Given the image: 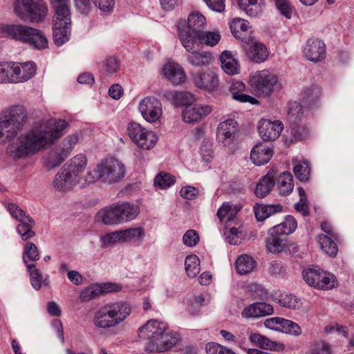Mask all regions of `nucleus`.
<instances>
[{
    "instance_id": "cd10ccee",
    "label": "nucleus",
    "mask_w": 354,
    "mask_h": 354,
    "mask_svg": "<svg viewBox=\"0 0 354 354\" xmlns=\"http://www.w3.org/2000/svg\"><path fill=\"white\" fill-rule=\"evenodd\" d=\"M220 62L222 69L227 74L233 75L239 73V64L230 51L224 50L220 55Z\"/></svg>"
},
{
    "instance_id": "13d9d810",
    "label": "nucleus",
    "mask_w": 354,
    "mask_h": 354,
    "mask_svg": "<svg viewBox=\"0 0 354 354\" xmlns=\"http://www.w3.org/2000/svg\"><path fill=\"white\" fill-rule=\"evenodd\" d=\"M78 141L79 137L77 134L68 136L62 140L59 148L68 157Z\"/></svg>"
},
{
    "instance_id": "ea45409f",
    "label": "nucleus",
    "mask_w": 354,
    "mask_h": 354,
    "mask_svg": "<svg viewBox=\"0 0 354 354\" xmlns=\"http://www.w3.org/2000/svg\"><path fill=\"white\" fill-rule=\"evenodd\" d=\"M277 186L280 195L286 196L291 193L294 186L291 174L289 172L281 173L278 178Z\"/></svg>"
},
{
    "instance_id": "f03ea898",
    "label": "nucleus",
    "mask_w": 354,
    "mask_h": 354,
    "mask_svg": "<svg viewBox=\"0 0 354 354\" xmlns=\"http://www.w3.org/2000/svg\"><path fill=\"white\" fill-rule=\"evenodd\" d=\"M140 338L145 339V350L149 353L163 352L176 344V338L168 331V325L157 319H151L138 330Z\"/></svg>"
},
{
    "instance_id": "9b49d317",
    "label": "nucleus",
    "mask_w": 354,
    "mask_h": 354,
    "mask_svg": "<svg viewBox=\"0 0 354 354\" xmlns=\"http://www.w3.org/2000/svg\"><path fill=\"white\" fill-rule=\"evenodd\" d=\"M139 111L143 118L149 122L157 121L162 115V104L155 97H146L138 106Z\"/></svg>"
},
{
    "instance_id": "052dcab7",
    "label": "nucleus",
    "mask_w": 354,
    "mask_h": 354,
    "mask_svg": "<svg viewBox=\"0 0 354 354\" xmlns=\"http://www.w3.org/2000/svg\"><path fill=\"white\" fill-rule=\"evenodd\" d=\"M175 183V178L169 174L161 172L154 179V186L166 189Z\"/></svg>"
},
{
    "instance_id": "774afa93",
    "label": "nucleus",
    "mask_w": 354,
    "mask_h": 354,
    "mask_svg": "<svg viewBox=\"0 0 354 354\" xmlns=\"http://www.w3.org/2000/svg\"><path fill=\"white\" fill-rule=\"evenodd\" d=\"M330 345L325 342H317L312 350V354H330Z\"/></svg>"
},
{
    "instance_id": "4d7b16f0",
    "label": "nucleus",
    "mask_w": 354,
    "mask_h": 354,
    "mask_svg": "<svg viewBox=\"0 0 354 354\" xmlns=\"http://www.w3.org/2000/svg\"><path fill=\"white\" fill-rule=\"evenodd\" d=\"M282 333L293 336H299L302 333L301 327L297 323L292 320L283 318L282 321Z\"/></svg>"
},
{
    "instance_id": "0e129e2a",
    "label": "nucleus",
    "mask_w": 354,
    "mask_h": 354,
    "mask_svg": "<svg viewBox=\"0 0 354 354\" xmlns=\"http://www.w3.org/2000/svg\"><path fill=\"white\" fill-rule=\"evenodd\" d=\"M282 321H283V318L282 317H272V318H268V319H266L264 322V326L269 328V329H272V330H277V331H281V328H282Z\"/></svg>"
},
{
    "instance_id": "6e6d98bb",
    "label": "nucleus",
    "mask_w": 354,
    "mask_h": 354,
    "mask_svg": "<svg viewBox=\"0 0 354 354\" xmlns=\"http://www.w3.org/2000/svg\"><path fill=\"white\" fill-rule=\"evenodd\" d=\"M279 304L286 308L298 309L301 306L300 299L291 294H283L279 299Z\"/></svg>"
},
{
    "instance_id": "bb28decb",
    "label": "nucleus",
    "mask_w": 354,
    "mask_h": 354,
    "mask_svg": "<svg viewBox=\"0 0 354 354\" xmlns=\"http://www.w3.org/2000/svg\"><path fill=\"white\" fill-rule=\"evenodd\" d=\"M297 228L296 220L292 216H287L281 223L274 225L268 230L269 235H288Z\"/></svg>"
},
{
    "instance_id": "39448f33",
    "label": "nucleus",
    "mask_w": 354,
    "mask_h": 354,
    "mask_svg": "<svg viewBox=\"0 0 354 354\" xmlns=\"http://www.w3.org/2000/svg\"><path fill=\"white\" fill-rule=\"evenodd\" d=\"M205 17L199 12L189 14L187 19V26L178 25V36L183 47L187 50H193L196 46V41H198V37L203 32L205 25Z\"/></svg>"
},
{
    "instance_id": "4468645a",
    "label": "nucleus",
    "mask_w": 354,
    "mask_h": 354,
    "mask_svg": "<svg viewBox=\"0 0 354 354\" xmlns=\"http://www.w3.org/2000/svg\"><path fill=\"white\" fill-rule=\"evenodd\" d=\"M283 129V124L279 120L272 121L268 119H261L259 122V133L264 141L275 140L279 137Z\"/></svg>"
},
{
    "instance_id": "bf43d9fd",
    "label": "nucleus",
    "mask_w": 354,
    "mask_h": 354,
    "mask_svg": "<svg viewBox=\"0 0 354 354\" xmlns=\"http://www.w3.org/2000/svg\"><path fill=\"white\" fill-rule=\"evenodd\" d=\"M321 272L322 270L320 269H308L304 270L303 272V277L305 281L310 286L317 288Z\"/></svg>"
},
{
    "instance_id": "864d4df0",
    "label": "nucleus",
    "mask_w": 354,
    "mask_h": 354,
    "mask_svg": "<svg viewBox=\"0 0 354 354\" xmlns=\"http://www.w3.org/2000/svg\"><path fill=\"white\" fill-rule=\"evenodd\" d=\"M27 270L30 273V280L32 286L36 290H38L41 288L42 281H43V276L41 272L35 268V264H27Z\"/></svg>"
},
{
    "instance_id": "c756f323",
    "label": "nucleus",
    "mask_w": 354,
    "mask_h": 354,
    "mask_svg": "<svg viewBox=\"0 0 354 354\" xmlns=\"http://www.w3.org/2000/svg\"><path fill=\"white\" fill-rule=\"evenodd\" d=\"M87 164V158L84 154H78L71 158L66 165V169H68L74 176L78 180H81V175L85 170Z\"/></svg>"
},
{
    "instance_id": "ddd939ff",
    "label": "nucleus",
    "mask_w": 354,
    "mask_h": 354,
    "mask_svg": "<svg viewBox=\"0 0 354 354\" xmlns=\"http://www.w3.org/2000/svg\"><path fill=\"white\" fill-rule=\"evenodd\" d=\"M303 53L308 61L314 63L320 62L326 57V45L319 39H309L304 46Z\"/></svg>"
},
{
    "instance_id": "de8ad7c7",
    "label": "nucleus",
    "mask_w": 354,
    "mask_h": 354,
    "mask_svg": "<svg viewBox=\"0 0 354 354\" xmlns=\"http://www.w3.org/2000/svg\"><path fill=\"white\" fill-rule=\"evenodd\" d=\"M249 28L248 23L241 19H234L231 26L230 29L233 35L238 39L244 40L245 35Z\"/></svg>"
},
{
    "instance_id": "a211bd4d",
    "label": "nucleus",
    "mask_w": 354,
    "mask_h": 354,
    "mask_svg": "<svg viewBox=\"0 0 354 354\" xmlns=\"http://www.w3.org/2000/svg\"><path fill=\"white\" fill-rule=\"evenodd\" d=\"M193 82L196 87L208 91L216 90L219 85L218 75L212 71L196 72L193 75Z\"/></svg>"
},
{
    "instance_id": "603ef678",
    "label": "nucleus",
    "mask_w": 354,
    "mask_h": 354,
    "mask_svg": "<svg viewBox=\"0 0 354 354\" xmlns=\"http://www.w3.org/2000/svg\"><path fill=\"white\" fill-rule=\"evenodd\" d=\"M293 171L296 178L300 181L306 182L309 180L310 167L307 161L299 162L295 164Z\"/></svg>"
},
{
    "instance_id": "393cba45",
    "label": "nucleus",
    "mask_w": 354,
    "mask_h": 354,
    "mask_svg": "<svg viewBox=\"0 0 354 354\" xmlns=\"http://www.w3.org/2000/svg\"><path fill=\"white\" fill-rule=\"evenodd\" d=\"M71 33V24H67L66 22L62 24L57 21L53 22V39L55 45L62 46L70 39Z\"/></svg>"
},
{
    "instance_id": "69168bd1",
    "label": "nucleus",
    "mask_w": 354,
    "mask_h": 354,
    "mask_svg": "<svg viewBox=\"0 0 354 354\" xmlns=\"http://www.w3.org/2000/svg\"><path fill=\"white\" fill-rule=\"evenodd\" d=\"M104 67L107 74H113L118 71L119 64L115 57H110L104 61Z\"/></svg>"
},
{
    "instance_id": "338daca9",
    "label": "nucleus",
    "mask_w": 354,
    "mask_h": 354,
    "mask_svg": "<svg viewBox=\"0 0 354 354\" xmlns=\"http://www.w3.org/2000/svg\"><path fill=\"white\" fill-rule=\"evenodd\" d=\"M277 9L286 18L290 19L291 17V9L286 0H272Z\"/></svg>"
},
{
    "instance_id": "5fc2aeb1",
    "label": "nucleus",
    "mask_w": 354,
    "mask_h": 354,
    "mask_svg": "<svg viewBox=\"0 0 354 354\" xmlns=\"http://www.w3.org/2000/svg\"><path fill=\"white\" fill-rule=\"evenodd\" d=\"M12 67V62H0V83H11Z\"/></svg>"
},
{
    "instance_id": "c9c22d12",
    "label": "nucleus",
    "mask_w": 354,
    "mask_h": 354,
    "mask_svg": "<svg viewBox=\"0 0 354 354\" xmlns=\"http://www.w3.org/2000/svg\"><path fill=\"white\" fill-rule=\"evenodd\" d=\"M55 9L54 22H66L67 24H71V12L68 7V0L64 2H58L57 3H52Z\"/></svg>"
},
{
    "instance_id": "79ce46f5",
    "label": "nucleus",
    "mask_w": 354,
    "mask_h": 354,
    "mask_svg": "<svg viewBox=\"0 0 354 354\" xmlns=\"http://www.w3.org/2000/svg\"><path fill=\"white\" fill-rule=\"evenodd\" d=\"M68 156L58 147L50 151L46 158V165L50 169L59 166Z\"/></svg>"
},
{
    "instance_id": "09e8293b",
    "label": "nucleus",
    "mask_w": 354,
    "mask_h": 354,
    "mask_svg": "<svg viewBox=\"0 0 354 354\" xmlns=\"http://www.w3.org/2000/svg\"><path fill=\"white\" fill-rule=\"evenodd\" d=\"M22 258L26 266L28 264V261H38L40 259V254L37 245L33 243L28 242L24 248Z\"/></svg>"
},
{
    "instance_id": "4c0bfd02",
    "label": "nucleus",
    "mask_w": 354,
    "mask_h": 354,
    "mask_svg": "<svg viewBox=\"0 0 354 354\" xmlns=\"http://www.w3.org/2000/svg\"><path fill=\"white\" fill-rule=\"evenodd\" d=\"M317 241L322 250L328 256L334 257L337 255L338 248L337 244L333 240L332 236L325 234H319L317 236Z\"/></svg>"
},
{
    "instance_id": "7ed1b4c3",
    "label": "nucleus",
    "mask_w": 354,
    "mask_h": 354,
    "mask_svg": "<svg viewBox=\"0 0 354 354\" xmlns=\"http://www.w3.org/2000/svg\"><path fill=\"white\" fill-rule=\"evenodd\" d=\"M127 173L126 165L120 160L109 158L99 162L85 176L88 183L100 182L106 185H113L120 182Z\"/></svg>"
},
{
    "instance_id": "49530a36",
    "label": "nucleus",
    "mask_w": 354,
    "mask_h": 354,
    "mask_svg": "<svg viewBox=\"0 0 354 354\" xmlns=\"http://www.w3.org/2000/svg\"><path fill=\"white\" fill-rule=\"evenodd\" d=\"M254 266V261L248 255L239 257L236 261V269L240 274H245L251 272Z\"/></svg>"
},
{
    "instance_id": "72a5a7b5",
    "label": "nucleus",
    "mask_w": 354,
    "mask_h": 354,
    "mask_svg": "<svg viewBox=\"0 0 354 354\" xmlns=\"http://www.w3.org/2000/svg\"><path fill=\"white\" fill-rule=\"evenodd\" d=\"M321 90L318 85L312 84L304 88L301 93L302 102L308 106L315 104L319 100Z\"/></svg>"
},
{
    "instance_id": "8fccbe9b",
    "label": "nucleus",
    "mask_w": 354,
    "mask_h": 354,
    "mask_svg": "<svg viewBox=\"0 0 354 354\" xmlns=\"http://www.w3.org/2000/svg\"><path fill=\"white\" fill-rule=\"evenodd\" d=\"M102 295V289L100 284H92L85 287L80 294V299L82 302L91 301Z\"/></svg>"
},
{
    "instance_id": "dca6fc26",
    "label": "nucleus",
    "mask_w": 354,
    "mask_h": 354,
    "mask_svg": "<svg viewBox=\"0 0 354 354\" xmlns=\"http://www.w3.org/2000/svg\"><path fill=\"white\" fill-rule=\"evenodd\" d=\"M36 72L37 66L32 62H13L11 84L27 82L35 75Z\"/></svg>"
},
{
    "instance_id": "37998d69",
    "label": "nucleus",
    "mask_w": 354,
    "mask_h": 354,
    "mask_svg": "<svg viewBox=\"0 0 354 354\" xmlns=\"http://www.w3.org/2000/svg\"><path fill=\"white\" fill-rule=\"evenodd\" d=\"M221 39V35L218 32L203 31L198 37V41H196L195 48L199 47L201 44H205L209 46H214Z\"/></svg>"
},
{
    "instance_id": "5701e85b",
    "label": "nucleus",
    "mask_w": 354,
    "mask_h": 354,
    "mask_svg": "<svg viewBox=\"0 0 354 354\" xmlns=\"http://www.w3.org/2000/svg\"><path fill=\"white\" fill-rule=\"evenodd\" d=\"M273 312V307L270 304L265 302H257L244 308L242 315L247 318H258L272 315Z\"/></svg>"
},
{
    "instance_id": "aec40b11",
    "label": "nucleus",
    "mask_w": 354,
    "mask_h": 354,
    "mask_svg": "<svg viewBox=\"0 0 354 354\" xmlns=\"http://www.w3.org/2000/svg\"><path fill=\"white\" fill-rule=\"evenodd\" d=\"M249 40L252 42L251 45L248 48L245 47L248 57L255 63H262L265 62L269 55L266 46L261 42H252V39L250 38L248 39V41H246L248 44H249Z\"/></svg>"
},
{
    "instance_id": "a878e982",
    "label": "nucleus",
    "mask_w": 354,
    "mask_h": 354,
    "mask_svg": "<svg viewBox=\"0 0 354 354\" xmlns=\"http://www.w3.org/2000/svg\"><path fill=\"white\" fill-rule=\"evenodd\" d=\"M245 84L241 81L232 82L230 86V92L234 100L240 102H250L252 104L258 103V100L250 95L244 93Z\"/></svg>"
},
{
    "instance_id": "2eb2a0df",
    "label": "nucleus",
    "mask_w": 354,
    "mask_h": 354,
    "mask_svg": "<svg viewBox=\"0 0 354 354\" xmlns=\"http://www.w3.org/2000/svg\"><path fill=\"white\" fill-rule=\"evenodd\" d=\"M79 183L80 180L66 169L64 165L55 176L53 185L57 192H66L73 189Z\"/></svg>"
},
{
    "instance_id": "a18cd8bd",
    "label": "nucleus",
    "mask_w": 354,
    "mask_h": 354,
    "mask_svg": "<svg viewBox=\"0 0 354 354\" xmlns=\"http://www.w3.org/2000/svg\"><path fill=\"white\" fill-rule=\"evenodd\" d=\"M185 266L187 274L189 277H196L200 272L199 258L195 254L187 256L185 260Z\"/></svg>"
},
{
    "instance_id": "473e14b6",
    "label": "nucleus",
    "mask_w": 354,
    "mask_h": 354,
    "mask_svg": "<svg viewBox=\"0 0 354 354\" xmlns=\"http://www.w3.org/2000/svg\"><path fill=\"white\" fill-rule=\"evenodd\" d=\"M164 97L172 100L174 104L177 106L189 105L194 100V95L187 91H167Z\"/></svg>"
},
{
    "instance_id": "6e6552de",
    "label": "nucleus",
    "mask_w": 354,
    "mask_h": 354,
    "mask_svg": "<svg viewBox=\"0 0 354 354\" xmlns=\"http://www.w3.org/2000/svg\"><path fill=\"white\" fill-rule=\"evenodd\" d=\"M251 86L258 95L269 96L274 89V86L278 82V78L275 74L268 71L263 70L256 72L250 77Z\"/></svg>"
},
{
    "instance_id": "2f4dec72",
    "label": "nucleus",
    "mask_w": 354,
    "mask_h": 354,
    "mask_svg": "<svg viewBox=\"0 0 354 354\" xmlns=\"http://www.w3.org/2000/svg\"><path fill=\"white\" fill-rule=\"evenodd\" d=\"M283 207L281 205H256L254 211L256 218L259 221H263L272 215L281 212Z\"/></svg>"
},
{
    "instance_id": "e433bc0d",
    "label": "nucleus",
    "mask_w": 354,
    "mask_h": 354,
    "mask_svg": "<svg viewBox=\"0 0 354 354\" xmlns=\"http://www.w3.org/2000/svg\"><path fill=\"white\" fill-rule=\"evenodd\" d=\"M120 239L122 242H129L132 240H136L141 243L145 237V231L141 227L120 230Z\"/></svg>"
},
{
    "instance_id": "f257e3e1",
    "label": "nucleus",
    "mask_w": 354,
    "mask_h": 354,
    "mask_svg": "<svg viewBox=\"0 0 354 354\" xmlns=\"http://www.w3.org/2000/svg\"><path fill=\"white\" fill-rule=\"evenodd\" d=\"M67 125L64 120H41L27 133L21 134L8 148V153L15 159L32 156L53 145L63 136Z\"/></svg>"
},
{
    "instance_id": "412c9836",
    "label": "nucleus",
    "mask_w": 354,
    "mask_h": 354,
    "mask_svg": "<svg viewBox=\"0 0 354 354\" xmlns=\"http://www.w3.org/2000/svg\"><path fill=\"white\" fill-rule=\"evenodd\" d=\"M272 156V149L263 143L256 145L250 153V158L252 162L258 166L268 163Z\"/></svg>"
},
{
    "instance_id": "9d476101",
    "label": "nucleus",
    "mask_w": 354,
    "mask_h": 354,
    "mask_svg": "<svg viewBox=\"0 0 354 354\" xmlns=\"http://www.w3.org/2000/svg\"><path fill=\"white\" fill-rule=\"evenodd\" d=\"M3 122H8L10 127H12V137L14 138L18 130L28 122V114L23 106H13L10 107L3 118H1Z\"/></svg>"
},
{
    "instance_id": "a19ab883",
    "label": "nucleus",
    "mask_w": 354,
    "mask_h": 354,
    "mask_svg": "<svg viewBox=\"0 0 354 354\" xmlns=\"http://www.w3.org/2000/svg\"><path fill=\"white\" fill-rule=\"evenodd\" d=\"M102 221L106 225H115L121 223L118 205L106 207L101 212Z\"/></svg>"
},
{
    "instance_id": "3c124183",
    "label": "nucleus",
    "mask_w": 354,
    "mask_h": 354,
    "mask_svg": "<svg viewBox=\"0 0 354 354\" xmlns=\"http://www.w3.org/2000/svg\"><path fill=\"white\" fill-rule=\"evenodd\" d=\"M337 285V281L336 277L331 273L322 270L317 288L330 290L335 287Z\"/></svg>"
},
{
    "instance_id": "c85d7f7f",
    "label": "nucleus",
    "mask_w": 354,
    "mask_h": 354,
    "mask_svg": "<svg viewBox=\"0 0 354 354\" xmlns=\"http://www.w3.org/2000/svg\"><path fill=\"white\" fill-rule=\"evenodd\" d=\"M25 44H28L33 48L41 50L48 47V41L46 36L41 30L31 27L28 41L25 42Z\"/></svg>"
},
{
    "instance_id": "e2e57ef3",
    "label": "nucleus",
    "mask_w": 354,
    "mask_h": 354,
    "mask_svg": "<svg viewBox=\"0 0 354 354\" xmlns=\"http://www.w3.org/2000/svg\"><path fill=\"white\" fill-rule=\"evenodd\" d=\"M90 1H92L96 7L104 12H110L112 11L115 5L114 0H89V2Z\"/></svg>"
},
{
    "instance_id": "58836bf2",
    "label": "nucleus",
    "mask_w": 354,
    "mask_h": 354,
    "mask_svg": "<svg viewBox=\"0 0 354 354\" xmlns=\"http://www.w3.org/2000/svg\"><path fill=\"white\" fill-rule=\"evenodd\" d=\"M118 207L121 223L134 219L139 213L138 207L129 203L118 204Z\"/></svg>"
},
{
    "instance_id": "1a4fd4ad",
    "label": "nucleus",
    "mask_w": 354,
    "mask_h": 354,
    "mask_svg": "<svg viewBox=\"0 0 354 354\" xmlns=\"http://www.w3.org/2000/svg\"><path fill=\"white\" fill-rule=\"evenodd\" d=\"M8 210L10 214L20 222L17 227V231L24 241H27L35 236V232L32 230L35 225V221L16 204L9 203Z\"/></svg>"
},
{
    "instance_id": "7c9ffc66",
    "label": "nucleus",
    "mask_w": 354,
    "mask_h": 354,
    "mask_svg": "<svg viewBox=\"0 0 354 354\" xmlns=\"http://www.w3.org/2000/svg\"><path fill=\"white\" fill-rule=\"evenodd\" d=\"M274 185V172L269 171L263 176L257 184L255 194L259 198H264L272 190Z\"/></svg>"
},
{
    "instance_id": "f3484780",
    "label": "nucleus",
    "mask_w": 354,
    "mask_h": 354,
    "mask_svg": "<svg viewBox=\"0 0 354 354\" xmlns=\"http://www.w3.org/2000/svg\"><path fill=\"white\" fill-rule=\"evenodd\" d=\"M237 131V122L234 120L230 119L222 122L217 128V140L223 146L229 145L234 140Z\"/></svg>"
},
{
    "instance_id": "b1692460",
    "label": "nucleus",
    "mask_w": 354,
    "mask_h": 354,
    "mask_svg": "<svg viewBox=\"0 0 354 354\" xmlns=\"http://www.w3.org/2000/svg\"><path fill=\"white\" fill-rule=\"evenodd\" d=\"M193 50H187L189 52L187 60L193 66L203 67L209 65L213 61L212 55L207 51H197Z\"/></svg>"
},
{
    "instance_id": "680f3d73",
    "label": "nucleus",
    "mask_w": 354,
    "mask_h": 354,
    "mask_svg": "<svg viewBox=\"0 0 354 354\" xmlns=\"http://www.w3.org/2000/svg\"><path fill=\"white\" fill-rule=\"evenodd\" d=\"M183 243L189 247H194L199 242V235L194 230H187L183 237Z\"/></svg>"
},
{
    "instance_id": "6ab92c4d",
    "label": "nucleus",
    "mask_w": 354,
    "mask_h": 354,
    "mask_svg": "<svg viewBox=\"0 0 354 354\" xmlns=\"http://www.w3.org/2000/svg\"><path fill=\"white\" fill-rule=\"evenodd\" d=\"M212 111V107L206 104L187 106L183 112V120L187 123H194L207 116Z\"/></svg>"
},
{
    "instance_id": "0eeeda50",
    "label": "nucleus",
    "mask_w": 354,
    "mask_h": 354,
    "mask_svg": "<svg viewBox=\"0 0 354 354\" xmlns=\"http://www.w3.org/2000/svg\"><path fill=\"white\" fill-rule=\"evenodd\" d=\"M129 138L140 148L149 150L158 141L156 134L137 122H131L127 127Z\"/></svg>"
},
{
    "instance_id": "f8f14e48",
    "label": "nucleus",
    "mask_w": 354,
    "mask_h": 354,
    "mask_svg": "<svg viewBox=\"0 0 354 354\" xmlns=\"http://www.w3.org/2000/svg\"><path fill=\"white\" fill-rule=\"evenodd\" d=\"M31 27L20 24L0 25V37L25 44L28 41Z\"/></svg>"
},
{
    "instance_id": "423d86ee",
    "label": "nucleus",
    "mask_w": 354,
    "mask_h": 354,
    "mask_svg": "<svg viewBox=\"0 0 354 354\" xmlns=\"http://www.w3.org/2000/svg\"><path fill=\"white\" fill-rule=\"evenodd\" d=\"M47 12L44 0H17L15 3V12L23 20L39 21L46 16Z\"/></svg>"
},
{
    "instance_id": "20e7f679",
    "label": "nucleus",
    "mask_w": 354,
    "mask_h": 354,
    "mask_svg": "<svg viewBox=\"0 0 354 354\" xmlns=\"http://www.w3.org/2000/svg\"><path fill=\"white\" fill-rule=\"evenodd\" d=\"M131 313L128 303H109L100 308L94 314L93 324L100 329H108L123 322Z\"/></svg>"
},
{
    "instance_id": "f704fd0d",
    "label": "nucleus",
    "mask_w": 354,
    "mask_h": 354,
    "mask_svg": "<svg viewBox=\"0 0 354 354\" xmlns=\"http://www.w3.org/2000/svg\"><path fill=\"white\" fill-rule=\"evenodd\" d=\"M287 119L290 123L297 124L300 122L304 115L303 106L296 102L290 101L286 106Z\"/></svg>"
},
{
    "instance_id": "4be33fe9",
    "label": "nucleus",
    "mask_w": 354,
    "mask_h": 354,
    "mask_svg": "<svg viewBox=\"0 0 354 354\" xmlns=\"http://www.w3.org/2000/svg\"><path fill=\"white\" fill-rule=\"evenodd\" d=\"M163 73L166 78L174 85L183 83L186 78L183 68L176 62L167 63L164 66Z\"/></svg>"
},
{
    "instance_id": "c03bdc74",
    "label": "nucleus",
    "mask_w": 354,
    "mask_h": 354,
    "mask_svg": "<svg viewBox=\"0 0 354 354\" xmlns=\"http://www.w3.org/2000/svg\"><path fill=\"white\" fill-rule=\"evenodd\" d=\"M286 240L282 239L280 236L269 235L266 241V248L272 253H281L284 250V245Z\"/></svg>"
}]
</instances>
